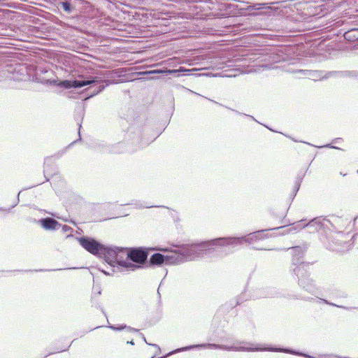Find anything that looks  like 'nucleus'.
I'll list each match as a JSON object with an SVG mask.
<instances>
[{"mask_svg": "<svg viewBox=\"0 0 358 358\" xmlns=\"http://www.w3.org/2000/svg\"><path fill=\"white\" fill-rule=\"evenodd\" d=\"M175 249L169 247L150 248V250L159 251L152 254L146 263L148 267H161L183 264L199 258L209 256L206 241L192 244L173 245Z\"/></svg>", "mask_w": 358, "mask_h": 358, "instance_id": "f257e3e1", "label": "nucleus"}, {"mask_svg": "<svg viewBox=\"0 0 358 358\" xmlns=\"http://www.w3.org/2000/svg\"><path fill=\"white\" fill-rule=\"evenodd\" d=\"M285 227H274L267 229H262L250 233L246 236L241 237L227 236L220 237L217 238L206 241L208 252L209 256H213L214 253L217 251V248H222L229 245H237L243 244L244 242L252 244L260 240L266 239L269 236L266 234V231L283 229Z\"/></svg>", "mask_w": 358, "mask_h": 358, "instance_id": "f03ea898", "label": "nucleus"}, {"mask_svg": "<svg viewBox=\"0 0 358 358\" xmlns=\"http://www.w3.org/2000/svg\"><path fill=\"white\" fill-rule=\"evenodd\" d=\"M32 80L44 85L59 86L65 89L80 88L84 87L85 85L90 83V81L89 80L77 81L63 80L58 82V79L55 73V71L52 70L48 66L43 65L36 66L34 70Z\"/></svg>", "mask_w": 358, "mask_h": 358, "instance_id": "7ed1b4c3", "label": "nucleus"}, {"mask_svg": "<svg viewBox=\"0 0 358 358\" xmlns=\"http://www.w3.org/2000/svg\"><path fill=\"white\" fill-rule=\"evenodd\" d=\"M238 343L240 345L238 348H244L246 350H237V352H261V351H270V352H279L289 353L294 355L301 356L306 358H327L328 354H319L316 356H312L308 354L301 352L291 348H280V347H270V348H261L258 345H255L252 343L245 341H239Z\"/></svg>", "mask_w": 358, "mask_h": 358, "instance_id": "20e7f679", "label": "nucleus"}, {"mask_svg": "<svg viewBox=\"0 0 358 358\" xmlns=\"http://www.w3.org/2000/svg\"><path fill=\"white\" fill-rule=\"evenodd\" d=\"M193 349H215V350H222L227 351H236L237 350H246L244 348H238L236 345H226L222 344H216V343H201V344H194L182 348H178L176 350H172L170 352L167 353L164 356L156 357V356H152V358H166L172 355H174L178 352H184Z\"/></svg>", "mask_w": 358, "mask_h": 358, "instance_id": "39448f33", "label": "nucleus"}, {"mask_svg": "<svg viewBox=\"0 0 358 358\" xmlns=\"http://www.w3.org/2000/svg\"><path fill=\"white\" fill-rule=\"evenodd\" d=\"M27 77V69L20 65L6 64L0 66V80L24 81Z\"/></svg>", "mask_w": 358, "mask_h": 358, "instance_id": "423d86ee", "label": "nucleus"}, {"mask_svg": "<svg viewBox=\"0 0 358 358\" xmlns=\"http://www.w3.org/2000/svg\"><path fill=\"white\" fill-rule=\"evenodd\" d=\"M309 266L310 263L301 262L299 266L293 268V272L298 278L299 285L306 292L313 294L316 290V287L314 281L308 275Z\"/></svg>", "mask_w": 358, "mask_h": 358, "instance_id": "0eeeda50", "label": "nucleus"}, {"mask_svg": "<svg viewBox=\"0 0 358 358\" xmlns=\"http://www.w3.org/2000/svg\"><path fill=\"white\" fill-rule=\"evenodd\" d=\"M278 296V292L274 288H259L256 290L254 294L250 295L249 296H247L245 293H241L240 295L234 298V301H235V305H241L244 301H248L249 299H256L259 298L266 297L272 298Z\"/></svg>", "mask_w": 358, "mask_h": 358, "instance_id": "6e6552de", "label": "nucleus"}, {"mask_svg": "<svg viewBox=\"0 0 358 358\" xmlns=\"http://www.w3.org/2000/svg\"><path fill=\"white\" fill-rule=\"evenodd\" d=\"M148 250L144 248H133L129 251L128 262L136 266V269L143 268L148 262Z\"/></svg>", "mask_w": 358, "mask_h": 358, "instance_id": "1a4fd4ad", "label": "nucleus"}, {"mask_svg": "<svg viewBox=\"0 0 358 358\" xmlns=\"http://www.w3.org/2000/svg\"><path fill=\"white\" fill-rule=\"evenodd\" d=\"M74 80H77V81L89 80V81H90V83H87L84 85V86L90 85L86 89L87 94L86 99L92 98L94 96L98 94L101 91H103L106 86H108L109 85V82L108 83H106V85H103V80H102V78L101 77H97V76H90L87 77L82 78L80 79H75Z\"/></svg>", "mask_w": 358, "mask_h": 358, "instance_id": "9d476101", "label": "nucleus"}, {"mask_svg": "<svg viewBox=\"0 0 358 358\" xmlns=\"http://www.w3.org/2000/svg\"><path fill=\"white\" fill-rule=\"evenodd\" d=\"M80 245L87 252L95 255L101 256L103 250V244L94 238L81 236L76 238Z\"/></svg>", "mask_w": 358, "mask_h": 358, "instance_id": "9b49d317", "label": "nucleus"}, {"mask_svg": "<svg viewBox=\"0 0 358 358\" xmlns=\"http://www.w3.org/2000/svg\"><path fill=\"white\" fill-rule=\"evenodd\" d=\"M130 248L118 247L117 255V264L120 267L126 268L127 271H134L136 266L130 264L128 262L129 251Z\"/></svg>", "mask_w": 358, "mask_h": 358, "instance_id": "f8f14e48", "label": "nucleus"}, {"mask_svg": "<svg viewBox=\"0 0 358 358\" xmlns=\"http://www.w3.org/2000/svg\"><path fill=\"white\" fill-rule=\"evenodd\" d=\"M118 247L117 246H106L103 245V250H101V255L99 257L103 258L104 260L112 267L117 264V255Z\"/></svg>", "mask_w": 358, "mask_h": 358, "instance_id": "ddd939ff", "label": "nucleus"}, {"mask_svg": "<svg viewBox=\"0 0 358 358\" xmlns=\"http://www.w3.org/2000/svg\"><path fill=\"white\" fill-rule=\"evenodd\" d=\"M284 250H291V253L292 255V264L296 267L301 262H303L301 260L303 259L304 254L307 250V247L306 245H297Z\"/></svg>", "mask_w": 358, "mask_h": 358, "instance_id": "4468645a", "label": "nucleus"}, {"mask_svg": "<svg viewBox=\"0 0 358 358\" xmlns=\"http://www.w3.org/2000/svg\"><path fill=\"white\" fill-rule=\"evenodd\" d=\"M36 222L42 228L47 231L57 230L62 226V224L57 222L55 219L50 217L41 218Z\"/></svg>", "mask_w": 358, "mask_h": 358, "instance_id": "2eb2a0df", "label": "nucleus"}, {"mask_svg": "<svg viewBox=\"0 0 358 358\" xmlns=\"http://www.w3.org/2000/svg\"><path fill=\"white\" fill-rule=\"evenodd\" d=\"M327 220V222H329V220L326 218H323L321 217H317L312 220H310L309 222H306V228L308 229V232L313 233L315 231H319L320 229L322 228L323 224L322 221Z\"/></svg>", "mask_w": 358, "mask_h": 358, "instance_id": "dca6fc26", "label": "nucleus"}, {"mask_svg": "<svg viewBox=\"0 0 358 358\" xmlns=\"http://www.w3.org/2000/svg\"><path fill=\"white\" fill-rule=\"evenodd\" d=\"M296 72L301 73V75L308 77L314 81H317L322 80V74H323L324 71L320 70H304L299 69Z\"/></svg>", "mask_w": 358, "mask_h": 358, "instance_id": "f3484780", "label": "nucleus"}, {"mask_svg": "<svg viewBox=\"0 0 358 358\" xmlns=\"http://www.w3.org/2000/svg\"><path fill=\"white\" fill-rule=\"evenodd\" d=\"M352 74H353L352 72L348 71H328L327 73L324 72L323 74H322V80L328 79L330 77H337V76L345 77V76H352Z\"/></svg>", "mask_w": 358, "mask_h": 358, "instance_id": "a211bd4d", "label": "nucleus"}, {"mask_svg": "<svg viewBox=\"0 0 358 358\" xmlns=\"http://www.w3.org/2000/svg\"><path fill=\"white\" fill-rule=\"evenodd\" d=\"M127 151L124 142H119L108 147V152L113 154H120Z\"/></svg>", "mask_w": 358, "mask_h": 358, "instance_id": "6ab92c4d", "label": "nucleus"}, {"mask_svg": "<svg viewBox=\"0 0 358 358\" xmlns=\"http://www.w3.org/2000/svg\"><path fill=\"white\" fill-rule=\"evenodd\" d=\"M306 220L303 219L299 221L295 222L293 223L292 227L287 229L286 231L283 232V234H289V233H293L295 231H299L301 229L306 228Z\"/></svg>", "mask_w": 358, "mask_h": 358, "instance_id": "aec40b11", "label": "nucleus"}, {"mask_svg": "<svg viewBox=\"0 0 358 358\" xmlns=\"http://www.w3.org/2000/svg\"><path fill=\"white\" fill-rule=\"evenodd\" d=\"M343 36L346 41L355 42L358 41V28H352L346 31Z\"/></svg>", "mask_w": 358, "mask_h": 358, "instance_id": "412c9836", "label": "nucleus"}, {"mask_svg": "<svg viewBox=\"0 0 358 358\" xmlns=\"http://www.w3.org/2000/svg\"><path fill=\"white\" fill-rule=\"evenodd\" d=\"M108 327L114 331H121L123 329H127L129 332H138L139 331V329L127 326L126 324H120V325L111 324V325L108 326Z\"/></svg>", "mask_w": 358, "mask_h": 358, "instance_id": "4be33fe9", "label": "nucleus"}, {"mask_svg": "<svg viewBox=\"0 0 358 358\" xmlns=\"http://www.w3.org/2000/svg\"><path fill=\"white\" fill-rule=\"evenodd\" d=\"M302 180H303V177L302 176H299L296 178L294 186L293 187V191H292V199L295 197V196L296 195L298 191L299 190V188H300Z\"/></svg>", "mask_w": 358, "mask_h": 358, "instance_id": "5701e85b", "label": "nucleus"}, {"mask_svg": "<svg viewBox=\"0 0 358 358\" xmlns=\"http://www.w3.org/2000/svg\"><path fill=\"white\" fill-rule=\"evenodd\" d=\"M169 69H155L150 71H145L141 73V75H150V74H166L169 75L166 71Z\"/></svg>", "mask_w": 358, "mask_h": 358, "instance_id": "b1692460", "label": "nucleus"}, {"mask_svg": "<svg viewBox=\"0 0 358 358\" xmlns=\"http://www.w3.org/2000/svg\"><path fill=\"white\" fill-rule=\"evenodd\" d=\"M61 7L63 8V10L66 12L67 13H72L73 10V6H72L71 3L69 1H64L60 3Z\"/></svg>", "mask_w": 358, "mask_h": 358, "instance_id": "393cba45", "label": "nucleus"}, {"mask_svg": "<svg viewBox=\"0 0 358 358\" xmlns=\"http://www.w3.org/2000/svg\"><path fill=\"white\" fill-rule=\"evenodd\" d=\"M320 300L323 303H324L325 304H327V305H329V306H336V307H338V308H342V309H345V310H352V309L355 308V307H348V306L337 305V304H336L334 303H332V302H330L328 300L324 299H320Z\"/></svg>", "mask_w": 358, "mask_h": 358, "instance_id": "a878e982", "label": "nucleus"}, {"mask_svg": "<svg viewBox=\"0 0 358 358\" xmlns=\"http://www.w3.org/2000/svg\"><path fill=\"white\" fill-rule=\"evenodd\" d=\"M190 70L189 69H187L184 67H180L179 69H170L168 71H166L169 74H176V73H185V72H189Z\"/></svg>", "mask_w": 358, "mask_h": 358, "instance_id": "bb28decb", "label": "nucleus"}, {"mask_svg": "<svg viewBox=\"0 0 358 358\" xmlns=\"http://www.w3.org/2000/svg\"><path fill=\"white\" fill-rule=\"evenodd\" d=\"M21 192H20L17 194V200L15 202V203L13 205H12L10 208H3V207H0V211H5V212H8L9 213L10 211V210L13 208H15L19 203L20 201V199H19V196H20V194Z\"/></svg>", "mask_w": 358, "mask_h": 358, "instance_id": "cd10ccee", "label": "nucleus"}, {"mask_svg": "<svg viewBox=\"0 0 358 358\" xmlns=\"http://www.w3.org/2000/svg\"><path fill=\"white\" fill-rule=\"evenodd\" d=\"M285 57L283 55H280L279 53H276L273 57V60L275 62H280L282 61H285Z\"/></svg>", "mask_w": 358, "mask_h": 358, "instance_id": "c85d7f7f", "label": "nucleus"}, {"mask_svg": "<svg viewBox=\"0 0 358 358\" xmlns=\"http://www.w3.org/2000/svg\"><path fill=\"white\" fill-rule=\"evenodd\" d=\"M60 227H62V230L63 233H64V234L69 233V232L71 233L73 230L71 227L66 225V224H64V225L62 224V226Z\"/></svg>", "mask_w": 358, "mask_h": 358, "instance_id": "c756f323", "label": "nucleus"}, {"mask_svg": "<svg viewBox=\"0 0 358 358\" xmlns=\"http://www.w3.org/2000/svg\"><path fill=\"white\" fill-rule=\"evenodd\" d=\"M97 147L101 149V151L102 152H108V147L109 145H106L103 143H98Z\"/></svg>", "mask_w": 358, "mask_h": 358, "instance_id": "7c9ffc66", "label": "nucleus"}, {"mask_svg": "<svg viewBox=\"0 0 358 358\" xmlns=\"http://www.w3.org/2000/svg\"><path fill=\"white\" fill-rule=\"evenodd\" d=\"M51 159H52V157H48L45 159V162H44V166H45L44 176H45V177H46V173H48L47 166H48V163L51 162Z\"/></svg>", "mask_w": 358, "mask_h": 358, "instance_id": "2f4dec72", "label": "nucleus"}, {"mask_svg": "<svg viewBox=\"0 0 358 358\" xmlns=\"http://www.w3.org/2000/svg\"><path fill=\"white\" fill-rule=\"evenodd\" d=\"M266 4L267 3H257V4H254L252 6V7H253V9L260 10V9H262V8H265V6Z\"/></svg>", "mask_w": 358, "mask_h": 358, "instance_id": "473e14b6", "label": "nucleus"}, {"mask_svg": "<svg viewBox=\"0 0 358 358\" xmlns=\"http://www.w3.org/2000/svg\"><path fill=\"white\" fill-rule=\"evenodd\" d=\"M136 208H152V207H156L155 206H146V205H143L142 203H136ZM159 207H162V206H159ZM163 208H164V206H163Z\"/></svg>", "mask_w": 358, "mask_h": 358, "instance_id": "72a5a7b5", "label": "nucleus"}, {"mask_svg": "<svg viewBox=\"0 0 358 358\" xmlns=\"http://www.w3.org/2000/svg\"><path fill=\"white\" fill-rule=\"evenodd\" d=\"M319 148H332V149L341 150L340 148H338L337 146H334V145H333L332 144H330V143L324 145L323 146H320Z\"/></svg>", "mask_w": 358, "mask_h": 358, "instance_id": "f704fd0d", "label": "nucleus"}, {"mask_svg": "<svg viewBox=\"0 0 358 358\" xmlns=\"http://www.w3.org/2000/svg\"><path fill=\"white\" fill-rule=\"evenodd\" d=\"M327 358H350L348 357H341L335 354H328Z\"/></svg>", "mask_w": 358, "mask_h": 358, "instance_id": "c9c22d12", "label": "nucleus"}, {"mask_svg": "<svg viewBox=\"0 0 358 358\" xmlns=\"http://www.w3.org/2000/svg\"><path fill=\"white\" fill-rule=\"evenodd\" d=\"M162 282H163V280L161 281V282H160V284H159V285L158 287V289H157V295H158V298H159V303H161V294H160L159 290H160V288H161V287L162 285Z\"/></svg>", "mask_w": 358, "mask_h": 358, "instance_id": "e433bc0d", "label": "nucleus"}, {"mask_svg": "<svg viewBox=\"0 0 358 358\" xmlns=\"http://www.w3.org/2000/svg\"><path fill=\"white\" fill-rule=\"evenodd\" d=\"M229 306L233 308H235L236 306H237L238 305H235V301H234V298L231 299V300H229Z\"/></svg>", "mask_w": 358, "mask_h": 358, "instance_id": "4c0bfd02", "label": "nucleus"}, {"mask_svg": "<svg viewBox=\"0 0 358 358\" xmlns=\"http://www.w3.org/2000/svg\"><path fill=\"white\" fill-rule=\"evenodd\" d=\"M148 345H152V346L155 347V348H157V354L160 353L161 349H160V348H159V346L158 345H157V344H151V343H148Z\"/></svg>", "mask_w": 358, "mask_h": 358, "instance_id": "58836bf2", "label": "nucleus"}, {"mask_svg": "<svg viewBox=\"0 0 358 358\" xmlns=\"http://www.w3.org/2000/svg\"><path fill=\"white\" fill-rule=\"evenodd\" d=\"M139 335L142 338V339L145 341V343L148 345V343L147 342L146 338H145L144 334H142V333H139Z\"/></svg>", "mask_w": 358, "mask_h": 358, "instance_id": "ea45409f", "label": "nucleus"}, {"mask_svg": "<svg viewBox=\"0 0 358 358\" xmlns=\"http://www.w3.org/2000/svg\"><path fill=\"white\" fill-rule=\"evenodd\" d=\"M137 135H138V138H137V141H138L139 138H140V135H141V131L140 129H137Z\"/></svg>", "mask_w": 358, "mask_h": 358, "instance_id": "a19ab883", "label": "nucleus"}, {"mask_svg": "<svg viewBox=\"0 0 358 358\" xmlns=\"http://www.w3.org/2000/svg\"><path fill=\"white\" fill-rule=\"evenodd\" d=\"M242 115H245V116H248V117H250V118H251L252 120H254V121H257V120H255V118L253 116L243 114V113Z\"/></svg>", "mask_w": 358, "mask_h": 358, "instance_id": "79ce46f5", "label": "nucleus"}, {"mask_svg": "<svg viewBox=\"0 0 358 358\" xmlns=\"http://www.w3.org/2000/svg\"><path fill=\"white\" fill-rule=\"evenodd\" d=\"M80 140H81V137H80V134H79V139H78V141H80ZM77 141H78V140H77V141H73V142H72V143L69 145V146H71V145H72L73 144L76 143Z\"/></svg>", "mask_w": 358, "mask_h": 358, "instance_id": "37998d69", "label": "nucleus"}, {"mask_svg": "<svg viewBox=\"0 0 358 358\" xmlns=\"http://www.w3.org/2000/svg\"><path fill=\"white\" fill-rule=\"evenodd\" d=\"M101 271H102L104 274H106V275H111V273H110L107 272V271H104V270H101Z\"/></svg>", "mask_w": 358, "mask_h": 358, "instance_id": "c03bdc74", "label": "nucleus"}, {"mask_svg": "<svg viewBox=\"0 0 358 358\" xmlns=\"http://www.w3.org/2000/svg\"><path fill=\"white\" fill-rule=\"evenodd\" d=\"M134 130V128L133 127H129L128 132L132 133Z\"/></svg>", "mask_w": 358, "mask_h": 358, "instance_id": "a18cd8bd", "label": "nucleus"}, {"mask_svg": "<svg viewBox=\"0 0 358 358\" xmlns=\"http://www.w3.org/2000/svg\"><path fill=\"white\" fill-rule=\"evenodd\" d=\"M285 1H277V2H272V3H270V4L280 3H283V2H285Z\"/></svg>", "mask_w": 358, "mask_h": 358, "instance_id": "49530a36", "label": "nucleus"}, {"mask_svg": "<svg viewBox=\"0 0 358 358\" xmlns=\"http://www.w3.org/2000/svg\"><path fill=\"white\" fill-rule=\"evenodd\" d=\"M127 344L132 345H134V341H133V340H131V341H127Z\"/></svg>", "mask_w": 358, "mask_h": 358, "instance_id": "de8ad7c7", "label": "nucleus"}, {"mask_svg": "<svg viewBox=\"0 0 358 358\" xmlns=\"http://www.w3.org/2000/svg\"><path fill=\"white\" fill-rule=\"evenodd\" d=\"M231 110L234 111V110H233V108H231ZM235 112H236V113H237V114H238V115H242V114H243V113H240V112H238V111H236V110H235Z\"/></svg>", "mask_w": 358, "mask_h": 358, "instance_id": "09e8293b", "label": "nucleus"}, {"mask_svg": "<svg viewBox=\"0 0 358 358\" xmlns=\"http://www.w3.org/2000/svg\"><path fill=\"white\" fill-rule=\"evenodd\" d=\"M70 345H69L66 349L61 350L59 352H63V351L67 350L69 349V348L70 347Z\"/></svg>", "mask_w": 358, "mask_h": 358, "instance_id": "8fccbe9b", "label": "nucleus"}, {"mask_svg": "<svg viewBox=\"0 0 358 358\" xmlns=\"http://www.w3.org/2000/svg\"><path fill=\"white\" fill-rule=\"evenodd\" d=\"M341 296H342V297H346V296H347V294H345V293H343V294L341 295Z\"/></svg>", "mask_w": 358, "mask_h": 358, "instance_id": "3c124183", "label": "nucleus"}, {"mask_svg": "<svg viewBox=\"0 0 358 358\" xmlns=\"http://www.w3.org/2000/svg\"><path fill=\"white\" fill-rule=\"evenodd\" d=\"M340 139H341V138H335L333 141H334V143H336V142H337L338 140H340Z\"/></svg>", "mask_w": 358, "mask_h": 358, "instance_id": "603ef678", "label": "nucleus"}, {"mask_svg": "<svg viewBox=\"0 0 358 358\" xmlns=\"http://www.w3.org/2000/svg\"><path fill=\"white\" fill-rule=\"evenodd\" d=\"M148 144H149V142H145V143H143L142 144V145H143H143H147Z\"/></svg>", "mask_w": 358, "mask_h": 358, "instance_id": "864d4df0", "label": "nucleus"}, {"mask_svg": "<svg viewBox=\"0 0 358 358\" xmlns=\"http://www.w3.org/2000/svg\"><path fill=\"white\" fill-rule=\"evenodd\" d=\"M45 271V270H43V269L35 270V271H36V272H37V271Z\"/></svg>", "mask_w": 358, "mask_h": 358, "instance_id": "5fc2aeb1", "label": "nucleus"}, {"mask_svg": "<svg viewBox=\"0 0 358 358\" xmlns=\"http://www.w3.org/2000/svg\"><path fill=\"white\" fill-rule=\"evenodd\" d=\"M71 236H72L71 234H69V235H67L66 238L71 237Z\"/></svg>", "mask_w": 358, "mask_h": 358, "instance_id": "6e6d98bb", "label": "nucleus"}, {"mask_svg": "<svg viewBox=\"0 0 358 358\" xmlns=\"http://www.w3.org/2000/svg\"><path fill=\"white\" fill-rule=\"evenodd\" d=\"M51 215H52V216H54V217H58L55 214L52 213Z\"/></svg>", "mask_w": 358, "mask_h": 358, "instance_id": "4d7b16f0", "label": "nucleus"}, {"mask_svg": "<svg viewBox=\"0 0 358 358\" xmlns=\"http://www.w3.org/2000/svg\"><path fill=\"white\" fill-rule=\"evenodd\" d=\"M255 250H262V248H253Z\"/></svg>", "mask_w": 358, "mask_h": 358, "instance_id": "13d9d810", "label": "nucleus"}, {"mask_svg": "<svg viewBox=\"0 0 358 358\" xmlns=\"http://www.w3.org/2000/svg\"><path fill=\"white\" fill-rule=\"evenodd\" d=\"M304 143H307L308 145H312L310 143H306V142H304Z\"/></svg>", "mask_w": 358, "mask_h": 358, "instance_id": "bf43d9fd", "label": "nucleus"}, {"mask_svg": "<svg viewBox=\"0 0 358 358\" xmlns=\"http://www.w3.org/2000/svg\"><path fill=\"white\" fill-rule=\"evenodd\" d=\"M57 270L61 271L62 269H61V268H59V269H55V271H57Z\"/></svg>", "mask_w": 358, "mask_h": 358, "instance_id": "052dcab7", "label": "nucleus"}, {"mask_svg": "<svg viewBox=\"0 0 358 358\" xmlns=\"http://www.w3.org/2000/svg\"><path fill=\"white\" fill-rule=\"evenodd\" d=\"M72 268H68L67 269L71 270V269H72Z\"/></svg>", "mask_w": 358, "mask_h": 358, "instance_id": "680f3d73", "label": "nucleus"}, {"mask_svg": "<svg viewBox=\"0 0 358 358\" xmlns=\"http://www.w3.org/2000/svg\"><path fill=\"white\" fill-rule=\"evenodd\" d=\"M357 173H358V170H357Z\"/></svg>", "mask_w": 358, "mask_h": 358, "instance_id": "e2e57ef3", "label": "nucleus"}]
</instances>
